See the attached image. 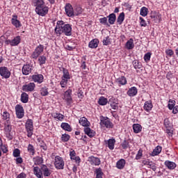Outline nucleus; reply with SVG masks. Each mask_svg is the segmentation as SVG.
I'll return each instance as SVG.
<instances>
[{"mask_svg": "<svg viewBox=\"0 0 178 178\" xmlns=\"http://www.w3.org/2000/svg\"><path fill=\"white\" fill-rule=\"evenodd\" d=\"M54 33L57 37H60L62 34L70 37L72 35V25L65 22V21L58 20L56 22Z\"/></svg>", "mask_w": 178, "mask_h": 178, "instance_id": "nucleus-1", "label": "nucleus"}, {"mask_svg": "<svg viewBox=\"0 0 178 178\" xmlns=\"http://www.w3.org/2000/svg\"><path fill=\"white\" fill-rule=\"evenodd\" d=\"M33 175L38 178L49 177L52 175V170L46 165H42L40 168L38 166L33 168Z\"/></svg>", "mask_w": 178, "mask_h": 178, "instance_id": "nucleus-2", "label": "nucleus"}, {"mask_svg": "<svg viewBox=\"0 0 178 178\" xmlns=\"http://www.w3.org/2000/svg\"><path fill=\"white\" fill-rule=\"evenodd\" d=\"M100 126L102 127H106V129H113V122L111 121V119L108 117L100 116Z\"/></svg>", "mask_w": 178, "mask_h": 178, "instance_id": "nucleus-3", "label": "nucleus"}, {"mask_svg": "<svg viewBox=\"0 0 178 178\" xmlns=\"http://www.w3.org/2000/svg\"><path fill=\"white\" fill-rule=\"evenodd\" d=\"M44 54V45H38L31 55V59L37 60L38 57L41 56Z\"/></svg>", "mask_w": 178, "mask_h": 178, "instance_id": "nucleus-4", "label": "nucleus"}, {"mask_svg": "<svg viewBox=\"0 0 178 178\" xmlns=\"http://www.w3.org/2000/svg\"><path fill=\"white\" fill-rule=\"evenodd\" d=\"M25 129L27 133V137L31 138L33 133H34V125L33 124V120L28 119L25 123Z\"/></svg>", "mask_w": 178, "mask_h": 178, "instance_id": "nucleus-5", "label": "nucleus"}, {"mask_svg": "<svg viewBox=\"0 0 178 178\" xmlns=\"http://www.w3.org/2000/svg\"><path fill=\"white\" fill-rule=\"evenodd\" d=\"M54 168L58 170L65 169V161L60 156H56L54 159Z\"/></svg>", "mask_w": 178, "mask_h": 178, "instance_id": "nucleus-6", "label": "nucleus"}, {"mask_svg": "<svg viewBox=\"0 0 178 178\" xmlns=\"http://www.w3.org/2000/svg\"><path fill=\"white\" fill-rule=\"evenodd\" d=\"M35 10L37 15L44 17V16H47V15H48V13L49 12V7L47 6L46 4H44L43 6L35 8Z\"/></svg>", "mask_w": 178, "mask_h": 178, "instance_id": "nucleus-7", "label": "nucleus"}, {"mask_svg": "<svg viewBox=\"0 0 178 178\" xmlns=\"http://www.w3.org/2000/svg\"><path fill=\"white\" fill-rule=\"evenodd\" d=\"M72 89L67 90L63 96V99H65L67 106H70L73 104V99L72 98Z\"/></svg>", "mask_w": 178, "mask_h": 178, "instance_id": "nucleus-8", "label": "nucleus"}, {"mask_svg": "<svg viewBox=\"0 0 178 178\" xmlns=\"http://www.w3.org/2000/svg\"><path fill=\"white\" fill-rule=\"evenodd\" d=\"M65 12L66 16L68 17H74V9H73V6L70 3H67L65 6Z\"/></svg>", "mask_w": 178, "mask_h": 178, "instance_id": "nucleus-9", "label": "nucleus"}, {"mask_svg": "<svg viewBox=\"0 0 178 178\" xmlns=\"http://www.w3.org/2000/svg\"><path fill=\"white\" fill-rule=\"evenodd\" d=\"M15 112L18 119H22V118H24V108H23L22 105L17 104L15 106Z\"/></svg>", "mask_w": 178, "mask_h": 178, "instance_id": "nucleus-10", "label": "nucleus"}, {"mask_svg": "<svg viewBox=\"0 0 178 178\" xmlns=\"http://www.w3.org/2000/svg\"><path fill=\"white\" fill-rule=\"evenodd\" d=\"M10 71L6 67H0V76H1L2 79H9L10 77Z\"/></svg>", "mask_w": 178, "mask_h": 178, "instance_id": "nucleus-11", "label": "nucleus"}, {"mask_svg": "<svg viewBox=\"0 0 178 178\" xmlns=\"http://www.w3.org/2000/svg\"><path fill=\"white\" fill-rule=\"evenodd\" d=\"M35 88V83L31 82L28 84H25L22 86V91L25 92H32Z\"/></svg>", "mask_w": 178, "mask_h": 178, "instance_id": "nucleus-12", "label": "nucleus"}, {"mask_svg": "<svg viewBox=\"0 0 178 178\" xmlns=\"http://www.w3.org/2000/svg\"><path fill=\"white\" fill-rule=\"evenodd\" d=\"M88 161L93 166H99L101 165V159L94 156H89Z\"/></svg>", "mask_w": 178, "mask_h": 178, "instance_id": "nucleus-13", "label": "nucleus"}, {"mask_svg": "<svg viewBox=\"0 0 178 178\" xmlns=\"http://www.w3.org/2000/svg\"><path fill=\"white\" fill-rule=\"evenodd\" d=\"M31 79L34 83H38V84L44 83V75L42 74H35L32 75Z\"/></svg>", "mask_w": 178, "mask_h": 178, "instance_id": "nucleus-14", "label": "nucleus"}, {"mask_svg": "<svg viewBox=\"0 0 178 178\" xmlns=\"http://www.w3.org/2000/svg\"><path fill=\"white\" fill-rule=\"evenodd\" d=\"M143 164L145 165V166H148L154 172L156 171V165L155 163H154L152 161H149V159H145L142 161Z\"/></svg>", "mask_w": 178, "mask_h": 178, "instance_id": "nucleus-15", "label": "nucleus"}, {"mask_svg": "<svg viewBox=\"0 0 178 178\" xmlns=\"http://www.w3.org/2000/svg\"><path fill=\"white\" fill-rule=\"evenodd\" d=\"M18 16L17 15H13V18L11 19V24L15 29H20L22 27V22L17 19Z\"/></svg>", "mask_w": 178, "mask_h": 178, "instance_id": "nucleus-16", "label": "nucleus"}, {"mask_svg": "<svg viewBox=\"0 0 178 178\" xmlns=\"http://www.w3.org/2000/svg\"><path fill=\"white\" fill-rule=\"evenodd\" d=\"M33 67L30 65V64L24 65L22 70V74H24V76H29V74L31 73Z\"/></svg>", "mask_w": 178, "mask_h": 178, "instance_id": "nucleus-17", "label": "nucleus"}, {"mask_svg": "<svg viewBox=\"0 0 178 178\" xmlns=\"http://www.w3.org/2000/svg\"><path fill=\"white\" fill-rule=\"evenodd\" d=\"M105 144L107 145L108 149L113 151L115 149V144L116 143V140L115 138H110L108 140H104Z\"/></svg>", "mask_w": 178, "mask_h": 178, "instance_id": "nucleus-18", "label": "nucleus"}, {"mask_svg": "<svg viewBox=\"0 0 178 178\" xmlns=\"http://www.w3.org/2000/svg\"><path fill=\"white\" fill-rule=\"evenodd\" d=\"M152 108H154V105L152 104V100H147L145 102L143 109L145 112H151Z\"/></svg>", "mask_w": 178, "mask_h": 178, "instance_id": "nucleus-19", "label": "nucleus"}, {"mask_svg": "<svg viewBox=\"0 0 178 178\" xmlns=\"http://www.w3.org/2000/svg\"><path fill=\"white\" fill-rule=\"evenodd\" d=\"M164 165H165V168L169 169V170H175V169H176V168L177 166L176 163H175L173 161H170L169 160L165 161L164 162Z\"/></svg>", "mask_w": 178, "mask_h": 178, "instance_id": "nucleus-20", "label": "nucleus"}, {"mask_svg": "<svg viewBox=\"0 0 178 178\" xmlns=\"http://www.w3.org/2000/svg\"><path fill=\"white\" fill-rule=\"evenodd\" d=\"M138 92V90H137V88L136 86H133L128 90L127 94L129 95V97H136Z\"/></svg>", "mask_w": 178, "mask_h": 178, "instance_id": "nucleus-21", "label": "nucleus"}, {"mask_svg": "<svg viewBox=\"0 0 178 178\" xmlns=\"http://www.w3.org/2000/svg\"><path fill=\"white\" fill-rule=\"evenodd\" d=\"M161 152L162 146L158 145L154 149V150L149 154V155L150 156H158V155H159V154H161Z\"/></svg>", "mask_w": 178, "mask_h": 178, "instance_id": "nucleus-22", "label": "nucleus"}, {"mask_svg": "<svg viewBox=\"0 0 178 178\" xmlns=\"http://www.w3.org/2000/svg\"><path fill=\"white\" fill-rule=\"evenodd\" d=\"M83 131L86 136L90 137V138H92V137H95V131L88 127L84 128Z\"/></svg>", "mask_w": 178, "mask_h": 178, "instance_id": "nucleus-23", "label": "nucleus"}, {"mask_svg": "<svg viewBox=\"0 0 178 178\" xmlns=\"http://www.w3.org/2000/svg\"><path fill=\"white\" fill-rule=\"evenodd\" d=\"M60 72H63V76L61 79H65L66 80H70V73L69 70L65 67H62Z\"/></svg>", "mask_w": 178, "mask_h": 178, "instance_id": "nucleus-24", "label": "nucleus"}, {"mask_svg": "<svg viewBox=\"0 0 178 178\" xmlns=\"http://www.w3.org/2000/svg\"><path fill=\"white\" fill-rule=\"evenodd\" d=\"M115 81L117 83H118L119 87L121 86H126V84H127V79L124 77V76L116 79Z\"/></svg>", "mask_w": 178, "mask_h": 178, "instance_id": "nucleus-25", "label": "nucleus"}, {"mask_svg": "<svg viewBox=\"0 0 178 178\" xmlns=\"http://www.w3.org/2000/svg\"><path fill=\"white\" fill-rule=\"evenodd\" d=\"M32 5L35 7V9H38L45 5V1L44 0H32Z\"/></svg>", "mask_w": 178, "mask_h": 178, "instance_id": "nucleus-26", "label": "nucleus"}, {"mask_svg": "<svg viewBox=\"0 0 178 178\" xmlns=\"http://www.w3.org/2000/svg\"><path fill=\"white\" fill-rule=\"evenodd\" d=\"M79 124L83 127H90L91 124L86 117H82L79 119Z\"/></svg>", "mask_w": 178, "mask_h": 178, "instance_id": "nucleus-27", "label": "nucleus"}, {"mask_svg": "<svg viewBox=\"0 0 178 178\" xmlns=\"http://www.w3.org/2000/svg\"><path fill=\"white\" fill-rule=\"evenodd\" d=\"M98 44H99V40L97 38L92 39L88 44L89 48L94 49L98 48Z\"/></svg>", "mask_w": 178, "mask_h": 178, "instance_id": "nucleus-28", "label": "nucleus"}, {"mask_svg": "<svg viewBox=\"0 0 178 178\" xmlns=\"http://www.w3.org/2000/svg\"><path fill=\"white\" fill-rule=\"evenodd\" d=\"M124 166H126V160H124V159H121L118 161H117L116 168L118 169H120L121 170L122 169H124Z\"/></svg>", "mask_w": 178, "mask_h": 178, "instance_id": "nucleus-29", "label": "nucleus"}, {"mask_svg": "<svg viewBox=\"0 0 178 178\" xmlns=\"http://www.w3.org/2000/svg\"><path fill=\"white\" fill-rule=\"evenodd\" d=\"M33 162L34 165H40L44 162V159L42 157L37 156L33 158Z\"/></svg>", "mask_w": 178, "mask_h": 178, "instance_id": "nucleus-30", "label": "nucleus"}, {"mask_svg": "<svg viewBox=\"0 0 178 178\" xmlns=\"http://www.w3.org/2000/svg\"><path fill=\"white\" fill-rule=\"evenodd\" d=\"M51 116H52V118L59 120L60 122H62V120H63V119H65V116L63 114H61L60 113H53L51 114Z\"/></svg>", "mask_w": 178, "mask_h": 178, "instance_id": "nucleus-31", "label": "nucleus"}, {"mask_svg": "<svg viewBox=\"0 0 178 178\" xmlns=\"http://www.w3.org/2000/svg\"><path fill=\"white\" fill-rule=\"evenodd\" d=\"M125 47L127 49H133L134 48V40L130 38L126 43Z\"/></svg>", "mask_w": 178, "mask_h": 178, "instance_id": "nucleus-32", "label": "nucleus"}, {"mask_svg": "<svg viewBox=\"0 0 178 178\" xmlns=\"http://www.w3.org/2000/svg\"><path fill=\"white\" fill-rule=\"evenodd\" d=\"M61 129L65 131H72V127L67 122H62L60 124Z\"/></svg>", "mask_w": 178, "mask_h": 178, "instance_id": "nucleus-33", "label": "nucleus"}, {"mask_svg": "<svg viewBox=\"0 0 178 178\" xmlns=\"http://www.w3.org/2000/svg\"><path fill=\"white\" fill-rule=\"evenodd\" d=\"M109 24H115V22H116V14L111 13L108 17Z\"/></svg>", "mask_w": 178, "mask_h": 178, "instance_id": "nucleus-34", "label": "nucleus"}, {"mask_svg": "<svg viewBox=\"0 0 178 178\" xmlns=\"http://www.w3.org/2000/svg\"><path fill=\"white\" fill-rule=\"evenodd\" d=\"M38 62L40 66H42L43 65H45V63H47V57L44 55L39 56V57H38Z\"/></svg>", "mask_w": 178, "mask_h": 178, "instance_id": "nucleus-35", "label": "nucleus"}, {"mask_svg": "<svg viewBox=\"0 0 178 178\" xmlns=\"http://www.w3.org/2000/svg\"><path fill=\"white\" fill-rule=\"evenodd\" d=\"M40 94L42 97H47V95H49V92H48V87H42L40 90Z\"/></svg>", "mask_w": 178, "mask_h": 178, "instance_id": "nucleus-36", "label": "nucleus"}, {"mask_svg": "<svg viewBox=\"0 0 178 178\" xmlns=\"http://www.w3.org/2000/svg\"><path fill=\"white\" fill-rule=\"evenodd\" d=\"M27 151L30 155H35V147L31 144H29L27 147Z\"/></svg>", "mask_w": 178, "mask_h": 178, "instance_id": "nucleus-37", "label": "nucleus"}, {"mask_svg": "<svg viewBox=\"0 0 178 178\" xmlns=\"http://www.w3.org/2000/svg\"><path fill=\"white\" fill-rule=\"evenodd\" d=\"M20 41H22L20 36H16L13 40H11L12 47H17V44H20Z\"/></svg>", "mask_w": 178, "mask_h": 178, "instance_id": "nucleus-38", "label": "nucleus"}, {"mask_svg": "<svg viewBox=\"0 0 178 178\" xmlns=\"http://www.w3.org/2000/svg\"><path fill=\"white\" fill-rule=\"evenodd\" d=\"M123 22H124V13L122 12L120 13L117 18V24H119V26H120L123 24Z\"/></svg>", "mask_w": 178, "mask_h": 178, "instance_id": "nucleus-39", "label": "nucleus"}, {"mask_svg": "<svg viewBox=\"0 0 178 178\" xmlns=\"http://www.w3.org/2000/svg\"><path fill=\"white\" fill-rule=\"evenodd\" d=\"M143 129V127L139 124H133V130L134 133L136 134H138Z\"/></svg>", "mask_w": 178, "mask_h": 178, "instance_id": "nucleus-40", "label": "nucleus"}, {"mask_svg": "<svg viewBox=\"0 0 178 178\" xmlns=\"http://www.w3.org/2000/svg\"><path fill=\"white\" fill-rule=\"evenodd\" d=\"M21 102L23 104H27L29 102V95L26 92H22L21 94Z\"/></svg>", "mask_w": 178, "mask_h": 178, "instance_id": "nucleus-41", "label": "nucleus"}, {"mask_svg": "<svg viewBox=\"0 0 178 178\" xmlns=\"http://www.w3.org/2000/svg\"><path fill=\"white\" fill-rule=\"evenodd\" d=\"M99 105H101L102 106H104L108 104V99H106L105 97L102 96L99 97L98 100Z\"/></svg>", "mask_w": 178, "mask_h": 178, "instance_id": "nucleus-42", "label": "nucleus"}, {"mask_svg": "<svg viewBox=\"0 0 178 178\" xmlns=\"http://www.w3.org/2000/svg\"><path fill=\"white\" fill-rule=\"evenodd\" d=\"M120 145L122 149H127V148H130V142L129 140L124 139Z\"/></svg>", "mask_w": 178, "mask_h": 178, "instance_id": "nucleus-43", "label": "nucleus"}, {"mask_svg": "<svg viewBox=\"0 0 178 178\" xmlns=\"http://www.w3.org/2000/svg\"><path fill=\"white\" fill-rule=\"evenodd\" d=\"M164 126L165 129H167V133H169V129H172V124L170 123V120H169V118H165L164 120Z\"/></svg>", "mask_w": 178, "mask_h": 178, "instance_id": "nucleus-44", "label": "nucleus"}, {"mask_svg": "<svg viewBox=\"0 0 178 178\" xmlns=\"http://www.w3.org/2000/svg\"><path fill=\"white\" fill-rule=\"evenodd\" d=\"M95 173L96 175V178H102L104 176V172H102V168H96L95 170Z\"/></svg>", "mask_w": 178, "mask_h": 178, "instance_id": "nucleus-45", "label": "nucleus"}, {"mask_svg": "<svg viewBox=\"0 0 178 178\" xmlns=\"http://www.w3.org/2000/svg\"><path fill=\"white\" fill-rule=\"evenodd\" d=\"M133 66L134 69H141L143 67V63L138 61V60H135L133 61Z\"/></svg>", "mask_w": 178, "mask_h": 178, "instance_id": "nucleus-46", "label": "nucleus"}, {"mask_svg": "<svg viewBox=\"0 0 178 178\" xmlns=\"http://www.w3.org/2000/svg\"><path fill=\"white\" fill-rule=\"evenodd\" d=\"M3 120H6L9 122V119H10V114L8 111H4L1 113Z\"/></svg>", "mask_w": 178, "mask_h": 178, "instance_id": "nucleus-47", "label": "nucleus"}, {"mask_svg": "<svg viewBox=\"0 0 178 178\" xmlns=\"http://www.w3.org/2000/svg\"><path fill=\"white\" fill-rule=\"evenodd\" d=\"M140 16L145 17V16H147V15H148V8H147V7H142L140 8Z\"/></svg>", "mask_w": 178, "mask_h": 178, "instance_id": "nucleus-48", "label": "nucleus"}, {"mask_svg": "<svg viewBox=\"0 0 178 178\" xmlns=\"http://www.w3.org/2000/svg\"><path fill=\"white\" fill-rule=\"evenodd\" d=\"M69 140H70V136L67 134H63L61 136V141H63V143H67V141H69Z\"/></svg>", "mask_w": 178, "mask_h": 178, "instance_id": "nucleus-49", "label": "nucleus"}, {"mask_svg": "<svg viewBox=\"0 0 178 178\" xmlns=\"http://www.w3.org/2000/svg\"><path fill=\"white\" fill-rule=\"evenodd\" d=\"M161 17H162V15L159 13L155 14L154 15L152 16V18L154 19V20H156V23L161 22Z\"/></svg>", "mask_w": 178, "mask_h": 178, "instance_id": "nucleus-50", "label": "nucleus"}, {"mask_svg": "<svg viewBox=\"0 0 178 178\" xmlns=\"http://www.w3.org/2000/svg\"><path fill=\"white\" fill-rule=\"evenodd\" d=\"M4 131L5 133H10V131H12V126L8 122L4 124Z\"/></svg>", "mask_w": 178, "mask_h": 178, "instance_id": "nucleus-51", "label": "nucleus"}, {"mask_svg": "<svg viewBox=\"0 0 178 178\" xmlns=\"http://www.w3.org/2000/svg\"><path fill=\"white\" fill-rule=\"evenodd\" d=\"M39 146L43 149V151H47L48 149V146L44 140H39Z\"/></svg>", "mask_w": 178, "mask_h": 178, "instance_id": "nucleus-52", "label": "nucleus"}, {"mask_svg": "<svg viewBox=\"0 0 178 178\" xmlns=\"http://www.w3.org/2000/svg\"><path fill=\"white\" fill-rule=\"evenodd\" d=\"M175 105H176V101L173 99L169 100V104H168V108L170 111H172L173 108H175Z\"/></svg>", "mask_w": 178, "mask_h": 178, "instance_id": "nucleus-53", "label": "nucleus"}, {"mask_svg": "<svg viewBox=\"0 0 178 178\" xmlns=\"http://www.w3.org/2000/svg\"><path fill=\"white\" fill-rule=\"evenodd\" d=\"M99 23L101 24H104V26H109V24H108V17H104L102 18H100L99 19Z\"/></svg>", "mask_w": 178, "mask_h": 178, "instance_id": "nucleus-54", "label": "nucleus"}, {"mask_svg": "<svg viewBox=\"0 0 178 178\" xmlns=\"http://www.w3.org/2000/svg\"><path fill=\"white\" fill-rule=\"evenodd\" d=\"M67 81H69V79H65L63 78H61V81L60 82L61 88H66V86L67 85Z\"/></svg>", "mask_w": 178, "mask_h": 178, "instance_id": "nucleus-55", "label": "nucleus"}, {"mask_svg": "<svg viewBox=\"0 0 178 178\" xmlns=\"http://www.w3.org/2000/svg\"><path fill=\"white\" fill-rule=\"evenodd\" d=\"M151 55H152L151 52H147L144 55L143 59L145 62L148 63L151 60Z\"/></svg>", "mask_w": 178, "mask_h": 178, "instance_id": "nucleus-56", "label": "nucleus"}, {"mask_svg": "<svg viewBox=\"0 0 178 178\" xmlns=\"http://www.w3.org/2000/svg\"><path fill=\"white\" fill-rule=\"evenodd\" d=\"M143 149H140L138 151V153L136 156V158L135 159H136V161H138L140 160L141 158H143Z\"/></svg>", "mask_w": 178, "mask_h": 178, "instance_id": "nucleus-57", "label": "nucleus"}, {"mask_svg": "<svg viewBox=\"0 0 178 178\" xmlns=\"http://www.w3.org/2000/svg\"><path fill=\"white\" fill-rule=\"evenodd\" d=\"M13 155L14 158H19L20 156V149H15L13 150Z\"/></svg>", "mask_w": 178, "mask_h": 178, "instance_id": "nucleus-58", "label": "nucleus"}, {"mask_svg": "<svg viewBox=\"0 0 178 178\" xmlns=\"http://www.w3.org/2000/svg\"><path fill=\"white\" fill-rule=\"evenodd\" d=\"M77 95L78 98H79L80 99H83L84 98V92H83V90L79 88L78 90Z\"/></svg>", "mask_w": 178, "mask_h": 178, "instance_id": "nucleus-59", "label": "nucleus"}, {"mask_svg": "<svg viewBox=\"0 0 178 178\" xmlns=\"http://www.w3.org/2000/svg\"><path fill=\"white\" fill-rule=\"evenodd\" d=\"M109 44H111V38H109V36H107L103 40V45Z\"/></svg>", "mask_w": 178, "mask_h": 178, "instance_id": "nucleus-60", "label": "nucleus"}, {"mask_svg": "<svg viewBox=\"0 0 178 178\" xmlns=\"http://www.w3.org/2000/svg\"><path fill=\"white\" fill-rule=\"evenodd\" d=\"M139 19L140 20V25L141 27H147V22H145V19H144L143 17H140Z\"/></svg>", "mask_w": 178, "mask_h": 178, "instance_id": "nucleus-61", "label": "nucleus"}, {"mask_svg": "<svg viewBox=\"0 0 178 178\" xmlns=\"http://www.w3.org/2000/svg\"><path fill=\"white\" fill-rule=\"evenodd\" d=\"M165 54H166V55H168V56L172 58V56H173L175 52L172 49H166L165 50Z\"/></svg>", "mask_w": 178, "mask_h": 178, "instance_id": "nucleus-62", "label": "nucleus"}, {"mask_svg": "<svg viewBox=\"0 0 178 178\" xmlns=\"http://www.w3.org/2000/svg\"><path fill=\"white\" fill-rule=\"evenodd\" d=\"M70 159H74L73 156L76 157V151H74V149H71V151L70 152Z\"/></svg>", "mask_w": 178, "mask_h": 178, "instance_id": "nucleus-63", "label": "nucleus"}, {"mask_svg": "<svg viewBox=\"0 0 178 178\" xmlns=\"http://www.w3.org/2000/svg\"><path fill=\"white\" fill-rule=\"evenodd\" d=\"M27 177V175H26V173L24 172H21L20 174H19L16 178H26Z\"/></svg>", "mask_w": 178, "mask_h": 178, "instance_id": "nucleus-64", "label": "nucleus"}]
</instances>
